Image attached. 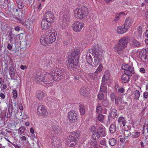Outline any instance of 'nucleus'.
I'll return each instance as SVG.
<instances>
[{"label":"nucleus","instance_id":"nucleus-1","mask_svg":"<svg viewBox=\"0 0 148 148\" xmlns=\"http://www.w3.org/2000/svg\"><path fill=\"white\" fill-rule=\"evenodd\" d=\"M45 35V37H41L40 42L42 45L45 46L55 41L57 36L56 32L54 29H49L46 32Z\"/></svg>","mask_w":148,"mask_h":148},{"label":"nucleus","instance_id":"nucleus-2","mask_svg":"<svg viewBox=\"0 0 148 148\" xmlns=\"http://www.w3.org/2000/svg\"><path fill=\"white\" fill-rule=\"evenodd\" d=\"M129 40L128 37L121 38L118 42L117 44L114 47V49L115 52L118 54L123 53V50L127 47Z\"/></svg>","mask_w":148,"mask_h":148},{"label":"nucleus","instance_id":"nucleus-3","mask_svg":"<svg viewBox=\"0 0 148 148\" xmlns=\"http://www.w3.org/2000/svg\"><path fill=\"white\" fill-rule=\"evenodd\" d=\"M71 135L68 136L66 139V144L70 147H74L77 143V140L79 136V132H73L71 133Z\"/></svg>","mask_w":148,"mask_h":148},{"label":"nucleus","instance_id":"nucleus-4","mask_svg":"<svg viewBox=\"0 0 148 148\" xmlns=\"http://www.w3.org/2000/svg\"><path fill=\"white\" fill-rule=\"evenodd\" d=\"M92 56H94V60L93 64L95 66H97L99 64V61L101 60L103 58L102 56V49L100 48H93L92 49Z\"/></svg>","mask_w":148,"mask_h":148},{"label":"nucleus","instance_id":"nucleus-5","mask_svg":"<svg viewBox=\"0 0 148 148\" xmlns=\"http://www.w3.org/2000/svg\"><path fill=\"white\" fill-rule=\"evenodd\" d=\"M89 13L88 8L85 7L76 8L74 11L75 17L80 19L87 18Z\"/></svg>","mask_w":148,"mask_h":148},{"label":"nucleus","instance_id":"nucleus-6","mask_svg":"<svg viewBox=\"0 0 148 148\" xmlns=\"http://www.w3.org/2000/svg\"><path fill=\"white\" fill-rule=\"evenodd\" d=\"M79 58L74 56H69L68 59V63L69 64L68 67L71 69L75 68L79 63Z\"/></svg>","mask_w":148,"mask_h":148},{"label":"nucleus","instance_id":"nucleus-7","mask_svg":"<svg viewBox=\"0 0 148 148\" xmlns=\"http://www.w3.org/2000/svg\"><path fill=\"white\" fill-rule=\"evenodd\" d=\"M53 71L54 72L53 75L55 80L56 81L60 80L63 75L64 72H62V70L60 68H56Z\"/></svg>","mask_w":148,"mask_h":148},{"label":"nucleus","instance_id":"nucleus-8","mask_svg":"<svg viewBox=\"0 0 148 148\" xmlns=\"http://www.w3.org/2000/svg\"><path fill=\"white\" fill-rule=\"evenodd\" d=\"M53 71L49 72L44 77V83L45 84H50L53 82L54 79L53 74Z\"/></svg>","mask_w":148,"mask_h":148},{"label":"nucleus","instance_id":"nucleus-9","mask_svg":"<svg viewBox=\"0 0 148 148\" xmlns=\"http://www.w3.org/2000/svg\"><path fill=\"white\" fill-rule=\"evenodd\" d=\"M84 25L83 23L76 21L72 25V27L73 30L76 32H79Z\"/></svg>","mask_w":148,"mask_h":148},{"label":"nucleus","instance_id":"nucleus-10","mask_svg":"<svg viewBox=\"0 0 148 148\" xmlns=\"http://www.w3.org/2000/svg\"><path fill=\"white\" fill-rule=\"evenodd\" d=\"M68 117L70 122L72 123L77 122L78 117L77 114L74 111H71L69 112Z\"/></svg>","mask_w":148,"mask_h":148},{"label":"nucleus","instance_id":"nucleus-11","mask_svg":"<svg viewBox=\"0 0 148 148\" xmlns=\"http://www.w3.org/2000/svg\"><path fill=\"white\" fill-rule=\"evenodd\" d=\"M44 19L52 23L54 22L55 17L54 15L50 12H46L44 16Z\"/></svg>","mask_w":148,"mask_h":148},{"label":"nucleus","instance_id":"nucleus-12","mask_svg":"<svg viewBox=\"0 0 148 148\" xmlns=\"http://www.w3.org/2000/svg\"><path fill=\"white\" fill-rule=\"evenodd\" d=\"M139 56L140 58L146 62V60H148V51L144 49L140 51L139 53Z\"/></svg>","mask_w":148,"mask_h":148},{"label":"nucleus","instance_id":"nucleus-13","mask_svg":"<svg viewBox=\"0 0 148 148\" xmlns=\"http://www.w3.org/2000/svg\"><path fill=\"white\" fill-rule=\"evenodd\" d=\"M37 113L40 116L46 115L47 110L42 105H39L37 108Z\"/></svg>","mask_w":148,"mask_h":148},{"label":"nucleus","instance_id":"nucleus-14","mask_svg":"<svg viewBox=\"0 0 148 148\" xmlns=\"http://www.w3.org/2000/svg\"><path fill=\"white\" fill-rule=\"evenodd\" d=\"M51 23L45 19H43L41 22V27L42 30H45L49 28Z\"/></svg>","mask_w":148,"mask_h":148},{"label":"nucleus","instance_id":"nucleus-15","mask_svg":"<svg viewBox=\"0 0 148 148\" xmlns=\"http://www.w3.org/2000/svg\"><path fill=\"white\" fill-rule=\"evenodd\" d=\"M89 89L85 87H82L79 90L80 94L84 97L87 96L89 93Z\"/></svg>","mask_w":148,"mask_h":148},{"label":"nucleus","instance_id":"nucleus-16","mask_svg":"<svg viewBox=\"0 0 148 148\" xmlns=\"http://www.w3.org/2000/svg\"><path fill=\"white\" fill-rule=\"evenodd\" d=\"M124 73L125 74L128 75L130 76H132V74L135 73L134 67L131 66H128L127 69L124 71Z\"/></svg>","mask_w":148,"mask_h":148},{"label":"nucleus","instance_id":"nucleus-17","mask_svg":"<svg viewBox=\"0 0 148 148\" xmlns=\"http://www.w3.org/2000/svg\"><path fill=\"white\" fill-rule=\"evenodd\" d=\"M128 29L125 26L123 25L118 27L117 29V31L118 34H123L126 32L127 30Z\"/></svg>","mask_w":148,"mask_h":148},{"label":"nucleus","instance_id":"nucleus-18","mask_svg":"<svg viewBox=\"0 0 148 148\" xmlns=\"http://www.w3.org/2000/svg\"><path fill=\"white\" fill-rule=\"evenodd\" d=\"M9 72L11 79H13V78L15 77V73L14 66L12 64L9 67Z\"/></svg>","mask_w":148,"mask_h":148},{"label":"nucleus","instance_id":"nucleus-19","mask_svg":"<svg viewBox=\"0 0 148 148\" xmlns=\"http://www.w3.org/2000/svg\"><path fill=\"white\" fill-rule=\"evenodd\" d=\"M80 53L79 50L78 49H75L73 50L71 53V55H70L79 58Z\"/></svg>","mask_w":148,"mask_h":148},{"label":"nucleus","instance_id":"nucleus-20","mask_svg":"<svg viewBox=\"0 0 148 148\" xmlns=\"http://www.w3.org/2000/svg\"><path fill=\"white\" fill-rule=\"evenodd\" d=\"M97 131L101 137H104L106 136V129L102 127H99L98 128Z\"/></svg>","mask_w":148,"mask_h":148},{"label":"nucleus","instance_id":"nucleus-21","mask_svg":"<svg viewBox=\"0 0 148 148\" xmlns=\"http://www.w3.org/2000/svg\"><path fill=\"white\" fill-rule=\"evenodd\" d=\"M140 132H136L131 133L130 132H129V133L127 134V136L126 137H127L130 135H131V137L132 138H136L138 137L140 135Z\"/></svg>","mask_w":148,"mask_h":148},{"label":"nucleus","instance_id":"nucleus-22","mask_svg":"<svg viewBox=\"0 0 148 148\" xmlns=\"http://www.w3.org/2000/svg\"><path fill=\"white\" fill-rule=\"evenodd\" d=\"M53 132L57 134L60 133L62 131L61 127L57 125L53 126Z\"/></svg>","mask_w":148,"mask_h":148},{"label":"nucleus","instance_id":"nucleus-23","mask_svg":"<svg viewBox=\"0 0 148 148\" xmlns=\"http://www.w3.org/2000/svg\"><path fill=\"white\" fill-rule=\"evenodd\" d=\"M118 122L120 125H122V124L123 127L125 126L126 123V120L123 117H119L118 119Z\"/></svg>","mask_w":148,"mask_h":148},{"label":"nucleus","instance_id":"nucleus-24","mask_svg":"<svg viewBox=\"0 0 148 148\" xmlns=\"http://www.w3.org/2000/svg\"><path fill=\"white\" fill-rule=\"evenodd\" d=\"M130 76L125 74L122 75L121 77L122 82L124 83H127L129 80Z\"/></svg>","mask_w":148,"mask_h":148},{"label":"nucleus","instance_id":"nucleus-25","mask_svg":"<svg viewBox=\"0 0 148 148\" xmlns=\"http://www.w3.org/2000/svg\"><path fill=\"white\" fill-rule=\"evenodd\" d=\"M131 19L130 18H127L125 20L124 25L129 29L131 24Z\"/></svg>","mask_w":148,"mask_h":148},{"label":"nucleus","instance_id":"nucleus-26","mask_svg":"<svg viewBox=\"0 0 148 148\" xmlns=\"http://www.w3.org/2000/svg\"><path fill=\"white\" fill-rule=\"evenodd\" d=\"M132 40L134 47L137 48L140 47L141 44L138 40L133 38L132 39Z\"/></svg>","mask_w":148,"mask_h":148},{"label":"nucleus","instance_id":"nucleus-27","mask_svg":"<svg viewBox=\"0 0 148 148\" xmlns=\"http://www.w3.org/2000/svg\"><path fill=\"white\" fill-rule=\"evenodd\" d=\"M100 137L101 136L97 131L92 134V138L95 140H98Z\"/></svg>","mask_w":148,"mask_h":148},{"label":"nucleus","instance_id":"nucleus-28","mask_svg":"<svg viewBox=\"0 0 148 148\" xmlns=\"http://www.w3.org/2000/svg\"><path fill=\"white\" fill-rule=\"evenodd\" d=\"M117 114V111L115 109H113L111 111L110 116L113 119L116 117Z\"/></svg>","mask_w":148,"mask_h":148},{"label":"nucleus","instance_id":"nucleus-29","mask_svg":"<svg viewBox=\"0 0 148 148\" xmlns=\"http://www.w3.org/2000/svg\"><path fill=\"white\" fill-rule=\"evenodd\" d=\"M116 126L115 124H111L109 127V130L110 132L112 134L114 133L116 131Z\"/></svg>","mask_w":148,"mask_h":148},{"label":"nucleus","instance_id":"nucleus-30","mask_svg":"<svg viewBox=\"0 0 148 148\" xmlns=\"http://www.w3.org/2000/svg\"><path fill=\"white\" fill-rule=\"evenodd\" d=\"M35 80L36 82L42 84V82L44 83V77H36V78H35Z\"/></svg>","mask_w":148,"mask_h":148},{"label":"nucleus","instance_id":"nucleus-31","mask_svg":"<svg viewBox=\"0 0 148 148\" xmlns=\"http://www.w3.org/2000/svg\"><path fill=\"white\" fill-rule=\"evenodd\" d=\"M12 106L11 105L9 106L8 107V113L7 115V117L8 118H10L12 116Z\"/></svg>","mask_w":148,"mask_h":148},{"label":"nucleus","instance_id":"nucleus-32","mask_svg":"<svg viewBox=\"0 0 148 148\" xmlns=\"http://www.w3.org/2000/svg\"><path fill=\"white\" fill-rule=\"evenodd\" d=\"M127 103L124 101L123 100H121L120 103L118 105L119 106V108L121 110H122L125 106V105L127 104Z\"/></svg>","mask_w":148,"mask_h":148},{"label":"nucleus","instance_id":"nucleus-33","mask_svg":"<svg viewBox=\"0 0 148 148\" xmlns=\"http://www.w3.org/2000/svg\"><path fill=\"white\" fill-rule=\"evenodd\" d=\"M85 108L84 106L81 105L79 106V111L81 115H82L85 114Z\"/></svg>","mask_w":148,"mask_h":148},{"label":"nucleus","instance_id":"nucleus-34","mask_svg":"<svg viewBox=\"0 0 148 148\" xmlns=\"http://www.w3.org/2000/svg\"><path fill=\"white\" fill-rule=\"evenodd\" d=\"M86 57L87 61L88 63H91L92 62V59L91 56L88 53H87Z\"/></svg>","mask_w":148,"mask_h":148},{"label":"nucleus","instance_id":"nucleus-35","mask_svg":"<svg viewBox=\"0 0 148 148\" xmlns=\"http://www.w3.org/2000/svg\"><path fill=\"white\" fill-rule=\"evenodd\" d=\"M109 144L112 146H114L116 143V140L113 138H110L109 140Z\"/></svg>","mask_w":148,"mask_h":148},{"label":"nucleus","instance_id":"nucleus-36","mask_svg":"<svg viewBox=\"0 0 148 148\" xmlns=\"http://www.w3.org/2000/svg\"><path fill=\"white\" fill-rule=\"evenodd\" d=\"M18 8L22 9L23 7V3L21 0H17L16 1Z\"/></svg>","mask_w":148,"mask_h":148},{"label":"nucleus","instance_id":"nucleus-37","mask_svg":"<svg viewBox=\"0 0 148 148\" xmlns=\"http://www.w3.org/2000/svg\"><path fill=\"white\" fill-rule=\"evenodd\" d=\"M135 95L134 99L138 100L139 99L140 96V93L138 90H136L134 92Z\"/></svg>","mask_w":148,"mask_h":148},{"label":"nucleus","instance_id":"nucleus-38","mask_svg":"<svg viewBox=\"0 0 148 148\" xmlns=\"http://www.w3.org/2000/svg\"><path fill=\"white\" fill-rule=\"evenodd\" d=\"M45 96V94L42 92H40L38 93L37 96L39 100L42 99Z\"/></svg>","mask_w":148,"mask_h":148},{"label":"nucleus","instance_id":"nucleus-39","mask_svg":"<svg viewBox=\"0 0 148 148\" xmlns=\"http://www.w3.org/2000/svg\"><path fill=\"white\" fill-rule=\"evenodd\" d=\"M125 14V13L123 12H121L119 14H116L115 18L114 20V22L115 23H116L118 21L120 15L122 14Z\"/></svg>","mask_w":148,"mask_h":148},{"label":"nucleus","instance_id":"nucleus-40","mask_svg":"<svg viewBox=\"0 0 148 148\" xmlns=\"http://www.w3.org/2000/svg\"><path fill=\"white\" fill-rule=\"evenodd\" d=\"M107 90V87L104 85L101 84L100 91L102 92H105Z\"/></svg>","mask_w":148,"mask_h":148},{"label":"nucleus","instance_id":"nucleus-41","mask_svg":"<svg viewBox=\"0 0 148 148\" xmlns=\"http://www.w3.org/2000/svg\"><path fill=\"white\" fill-rule=\"evenodd\" d=\"M109 102L107 99H104L102 102V104L104 107H107L108 105Z\"/></svg>","mask_w":148,"mask_h":148},{"label":"nucleus","instance_id":"nucleus-42","mask_svg":"<svg viewBox=\"0 0 148 148\" xmlns=\"http://www.w3.org/2000/svg\"><path fill=\"white\" fill-rule=\"evenodd\" d=\"M107 79V78H106V77L105 75H104L102 77V83L101 84L105 85L106 84L107 82H106V81Z\"/></svg>","mask_w":148,"mask_h":148},{"label":"nucleus","instance_id":"nucleus-43","mask_svg":"<svg viewBox=\"0 0 148 148\" xmlns=\"http://www.w3.org/2000/svg\"><path fill=\"white\" fill-rule=\"evenodd\" d=\"M122 100V99L120 98V97H117L116 99H115V103L118 106V105L119 104V103H120V102H121V101Z\"/></svg>","mask_w":148,"mask_h":148},{"label":"nucleus","instance_id":"nucleus-44","mask_svg":"<svg viewBox=\"0 0 148 148\" xmlns=\"http://www.w3.org/2000/svg\"><path fill=\"white\" fill-rule=\"evenodd\" d=\"M104 95L102 92L99 93L98 95V98L99 100H102L104 98Z\"/></svg>","mask_w":148,"mask_h":148},{"label":"nucleus","instance_id":"nucleus-45","mask_svg":"<svg viewBox=\"0 0 148 148\" xmlns=\"http://www.w3.org/2000/svg\"><path fill=\"white\" fill-rule=\"evenodd\" d=\"M97 73H95V74H91L89 75V77L90 78H91L93 79H95V78H97Z\"/></svg>","mask_w":148,"mask_h":148},{"label":"nucleus","instance_id":"nucleus-46","mask_svg":"<svg viewBox=\"0 0 148 148\" xmlns=\"http://www.w3.org/2000/svg\"><path fill=\"white\" fill-rule=\"evenodd\" d=\"M104 115L99 114L98 116V119L99 121L102 122L104 119Z\"/></svg>","mask_w":148,"mask_h":148},{"label":"nucleus","instance_id":"nucleus-47","mask_svg":"<svg viewBox=\"0 0 148 148\" xmlns=\"http://www.w3.org/2000/svg\"><path fill=\"white\" fill-rule=\"evenodd\" d=\"M25 130V128L24 127L21 126L19 129V133L20 134H22L24 133Z\"/></svg>","mask_w":148,"mask_h":148},{"label":"nucleus","instance_id":"nucleus-48","mask_svg":"<svg viewBox=\"0 0 148 148\" xmlns=\"http://www.w3.org/2000/svg\"><path fill=\"white\" fill-rule=\"evenodd\" d=\"M19 36V40L20 41H21L23 40V38L25 36L23 34L21 33L20 34H18L17 35Z\"/></svg>","mask_w":148,"mask_h":148},{"label":"nucleus","instance_id":"nucleus-49","mask_svg":"<svg viewBox=\"0 0 148 148\" xmlns=\"http://www.w3.org/2000/svg\"><path fill=\"white\" fill-rule=\"evenodd\" d=\"M102 107L100 106H99L97 107L96 108L97 112H98V113H100L102 112Z\"/></svg>","mask_w":148,"mask_h":148},{"label":"nucleus","instance_id":"nucleus-50","mask_svg":"<svg viewBox=\"0 0 148 148\" xmlns=\"http://www.w3.org/2000/svg\"><path fill=\"white\" fill-rule=\"evenodd\" d=\"M90 131L93 133L97 131V128L95 125H93L91 127L90 129Z\"/></svg>","mask_w":148,"mask_h":148},{"label":"nucleus","instance_id":"nucleus-51","mask_svg":"<svg viewBox=\"0 0 148 148\" xmlns=\"http://www.w3.org/2000/svg\"><path fill=\"white\" fill-rule=\"evenodd\" d=\"M117 97H116L115 94L114 93H112L110 95V98L111 100L114 101L115 100V99H116Z\"/></svg>","mask_w":148,"mask_h":148},{"label":"nucleus","instance_id":"nucleus-52","mask_svg":"<svg viewBox=\"0 0 148 148\" xmlns=\"http://www.w3.org/2000/svg\"><path fill=\"white\" fill-rule=\"evenodd\" d=\"M97 142L96 141H91L90 142V144L92 146L95 147L97 145Z\"/></svg>","mask_w":148,"mask_h":148},{"label":"nucleus","instance_id":"nucleus-53","mask_svg":"<svg viewBox=\"0 0 148 148\" xmlns=\"http://www.w3.org/2000/svg\"><path fill=\"white\" fill-rule=\"evenodd\" d=\"M103 67L101 65H100L98 66V69L95 71V73H98L100 72L102 70Z\"/></svg>","mask_w":148,"mask_h":148},{"label":"nucleus","instance_id":"nucleus-54","mask_svg":"<svg viewBox=\"0 0 148 148\" xmlns=\"http://www.w3.org/2000/svg\"><path fill=\"white\" fill-rule=\"evenodd\" d=\"M128 67V65L127 64H123L122 65L121 68L123 70L125 71L127 69Z\"/></svg>","mask_w":148,"mask_h":148},{"label":"nucleus","instance_id":"nucleus-55","mask_svg":"<svg viewBox=\"0 0 148 148\" xmlns=\"http://www.w3.org/2000/svg\"><path fill=\"white\" fill-rule=\"evenodd\" d=\"M14 98L16 99L17 97V92L16 90H14L12 92Z\"/></svg>","mask_w":148,"mask_h":148},{"label":"nucleus","instance_id":"nucleus-56","mask_svg":"<svg viewBox=\"0 0 148 148\" xmlns=\"http://www.w3.org/2000/svg\"><path fill=\"white\" fill-rule=\"evenodd\" d=\"M144 97L147 99L148 97V92H145L143 94Z\"/></svg>","mask_w":148,"mask_h":148},{"label":"nucleus","instance_id":"nucleus-57","mask_svg":"<svg viewBox=\"0 0 148 148\" xmlns=\"http://www.w3.org/2000/svg\"><path fill=\"white\" fill-rule=\"evenodd\" d=\"M7 49L10 50H12V45L10 43H9L7 46Z\"/></svg>","mask_w":148,"mask_h":148},{"label":"nucleus","instance_id":"nucleus-58","mask_svg":"<svg viewBox=\"0 0 148 148\" xmlns=\"http://www.w3.org/2000/svg\"><path fill=\"white\" fill-rule=\"evenodd\" d=\"M118 91L121 93H123L124 91V89L123 88H120L118 89Z\"/></svg>","mask_w":148,"mask_h":148},{"label":"nucleus","instance_id":"nucleus-59","mask_svg":"<svg viewBox=\"0 0 148 148\" xmlns=\"http://www.w3.org/2000/svg\"><path fill=\"white\" fill-rule=\"evenodd\" d=\"M100 144L103 145L105 146L106 145V141L104 140H102L100 141Z\"/></svg>","mask_w":148,"mask_h":148},{"label":"nucleus","instance_id":"nucleus-60","mask_svg":"<svg viewBox=\"0 0 148 148\" xmlns=\"http://www.w3.org/2000/svg\"><path fill=\"white\" fill-rule=\"evenodd\" d=\"M18 107L19 109L21 110H23V106L22 104L21 103H20L18 105Z\"/></svg>","mask_w":148,"mask_h":148},{"label":"nucleus","instance_id":"nucleus-61","mask_svg":"<svg viewBox=\"0 0 148 148\" xmlns=\"http://www.w3.org/2000/svg\"><path fill=\"white\" fill-rule=\"evenodd\" d=\"M63 20L65 22L67 20V19H69L68 17H67V18L64 15H63Z\"/></svg>","mask_w":148,"mask_h":148},{"label":"nucleus","instance_id":"nucleus-62","mask_svg":"<svg viewBox=\"0 0 148 148\" xmlns=\"http://www.w3.org/2000/svg\"><path fill=\"white\" fill-rule=\"evenodd\" d=\"M12 34L10 33L9 36L10 37V38L9 39V41L10 42H11L12 41Z\"/></svg>","mask_w":148,"mask_h":148},{"label":"nucleus","instance_id":"nucleus-63","mask_svg":"<svg viewBox=\"0 0 148 148\" xmlns=\"http://www.w3.org/2000/svg\"><path fill=\"white\" fill-rule=\"evenodd\" d=\"M0 97L3 99H4L5 97V96L4 94L2 93H0Z\"/></svg>","mask_w":148,"mask_h":148},{"label":"nucleus","instance_id":"nucleus-64","mask_svg":"<svg viewBox=\"0 0 148 148\" xmlns=\"http://www.w3.org/2000/svg\"><path fill=\"white\" fill-rule=\"evenodd\" d=\"M140 72L141 73H144L145 72V70L144 68H142L140 69Z\"/></svg>","mask_w":148,"mask_h":148}]
</instances>
